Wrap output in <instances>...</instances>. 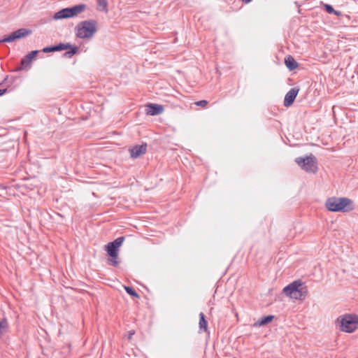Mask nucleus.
Segmentation results:
<instances>
[{"mask_svg":"<svg viewBox=\"0 0 358 358\" xmlns=\"http://www.w3.org/2000/svg\"><path fill=\"white\" fill-rule=\"evenodd\" d=\"M134 334V331H129V336H128L129 339H131Z\"/></svg>","mask_w":358,"mask_h":358,"instance_id":"obj_24","label":"nucleus"},{"mask_svg":"<svg viewBox=\"0 0 358 358\" xmlns=\"http://www.w3.org/2000/svg\"><path fill=\"white\" fill-rule=\"evenodd\" d=\"M352 201L346 197H330L325 203L326 208L331 212H349L353 209Z\"/></svg>","mask_w":358,"mask_h":358,"instance_id":"obj_3","label":"nucleus"},{"mask_svg":"<svg viewBox=\"0 0 358 358\" xmlns=\"http://www.w3.org/2000/svg\"><path fill=\"white\" fill-rule=\"evenodd\" d=\"M285 64L286 67L289 71H294L295 70L299 64L294 59V58L291 55H287L285 59Z\"/></svg>","mask_w":358,"mask_h":358,"instance_id":"obj_13","label":"nucleus"},{"mask_svg":"<svg viewBox=\"0 0 358 358\" xmlns=\"http://www.w3.org/2000/svg\"><path fill=\"white\" fill-rule=\"evenodd\" d=\"M32 33V31L27 28H20L17 30L12 32L10 35L0 39V43H12L15 40L25 38L29 36Z\"/></svg>","mask_w":358,"mask_h":358,"instance_id":"obj_8","label":"nucleus"},{"mask_svg":"<svg viewBox=\"0 0 358 358\" xmlns=\"http://www.w3.org/2000/svg\"><path fill=\"white\" fill-rule=\"evenodd\" d=\"M124 241V236H120L113 241L108 243L105 246L107 255L109 256L108 262L115 267H117L120 261L118 260L119 248L122 245Z\"/></svg>","mask_w":358,"mask_h":358,"instance_id":"obj_5","label":"nucleus"},{"mask_svg":"<svg viewBox=\"0 0 358 358\" xmlns=\"http://www.w3.org/2000/svg\"><path fill=\"white\" fill-rule=\"evenodd\" d=\"M69 51H66L63 54V57L66 58H70L74 55H76L78 51V48L76 45H72L71 44V48H69Z\"/></svg>","mask_w":358,"mask_h":358,"instance_id":"obj_17","label":"nucleus"},{"mask_svg":"<svg viewBox=\"0 0 358 358\" xmlns=\"http://www.w3.org/2000/svg\"><path fill=\"white\" fill-rule=\"evenodd\" d=\"M55 46L56 52L57 51H62V50H69V48H71V43H59V44L55 45Z\"/></svg>","mask_w":358,"mask_h":358,"instance_id":"obj_19","label":"nucleus"},{"mask_svg":"<svg viewBox=\"0 0 358 358\" xmlns=\"http://www.w3.org/2000/svg\"><path fill=\"white\" fill-rule=\"evenodd\" d=\"M274 315H268L266 316H264L262 318H259L257 322H255L253 324L255 327H259L261 326H264L270 322H271L274 319Z\"/></svg>","mask_w":358,"mask_h":358,"instance_id":"obj_14","label":"nucleus"},{"mask_svg":"<svg viewBox=\"0 0 358 358\" xmlns=\"http://www.w3.org/2000/svg\"><path fill=\"white\" fill-rule=\"evenodd\" d=\"M323 7L324 10L329 14H334L336 16H339L341 15V12L334 10L333 6L330 4L324 3Z\"/></svg>","mask_w":358,"mask_h":358,"instance_id":"obj_18","label":"nucleus"},{"mask_svg":"<svg viewBox=\"0 0 358 358\" xmlns=\"http://www.w3.org/2000/svg\"><path fill=\"white\" fill-rule=\"evenodd\" d=\"M146 114L149 115H157L163 113L164 107L162 105L157 103H148L145 106Z\"/></svg>","mask_w":358,"mask_h":358,"instance_id":"obj_11","label":"nucleus"},{"mask_svg":"<svg viewBox=\"0 0 358 358\" xmlns=\"http://www.w3.org/2000/svg\"><path fill=\"white\" fill-rule=\"evenodd\" d=\"M38 52H39L38 50H33V51H31L30 52H29L24 57H23L20 61V66L17 67L14 70V71L17 72V71H21L24 70L26 67H27L31 64L32 60L36 57V55H38Z\"/></svg>","mask_w":358,"mask_h":358,"instance_id":"obj_9","label":"nucleus"},{"mask_svg":"<svg viewBox=\"0 0 358 358\" xmlns=\"http://www.w3.org/2000/svg\"><path fill=\"white\" fill-rule=\"evenodd\" d=\"M340 330L347 333H352L357 329L358 315L356 314H345L339 316L336 320Z\"/></svg>","mask_w":358,"mask_h":358,"instance_id":"obj_4","label":"nucleus"},{"mask_svg":"<svg viewBox=\"0 0 358 358\" xmlns=\"http://www.w3.org/2000/svg\"><path fill=\"white\" fill-rule=\"evenodd\" d=\"M97 22L95 20H87L80 22L75 27L76 36L80 39L91 38L97 31Z\"/></svg>","mask_w":358,"mask_h":358,"instance_id":"obj_1","label":"nucleus"},{"mask_svg":"<svg viewBox=\"0 0 358 358\" xmlns=\"http://www.w3.org/2000/svg\"><path fill=\"white\" fill-rule=\"evenodd\" d=\"M87 5L84 3L77 4L72 7L64 8L56 12L53 16L55 20L71 18L85 11Z\"/></svg>","mask_w":358,"mask_h":358,"instance_id":"obj_6","label":"nucleus"},{"mask_svg":"<svg viewBox=\"0 0 358 358\" xmlns=\"http://www.w3.org/2000/svg\"><path fill=\"white\" fill-rule=\"evenodd\" d=\"M42 52L44 53H49L52 52H56L55 46L51 45V46H47L43 48Z\"/></svg>","mask_w":358,"mask_h":358,"instance_id":"obj_21","label":"nucleus"},{"mask_svg":"<svg viewBox=\"0 0 358 358\" xmlns=\"http://www.w3.org/2000/svg\"><path fill=\"white\" fill-rule=\"evenodd\" d=\"M243 1L245 3H249L250 2L252 1V0H243Z\"/></svg>","mask_w":358,"mask_h":358,"instance_id":"obj_25","label":"nucleus"},{"mask_svg":"<svg viewBox=\"0 0 358 358\" xmlns=\"http://www.w3.org/2000/svg\"><path fill=\"white\" fill-rule=\"evenodd\" d=\"M7 89H0V96L5 94L7 92Z\"/></svg>","mask_w":358,"mask_h":358,"instance_id":"obj_23","label":"nucleus"},{"mask_svg":"<svg viewBox=\"0 0 358 358\" xmlns=\"http://www.w3.org/2000/svg\"><path fill=\"white\" fill-rule=\"evenodd\" d=\"M199 329L200 330H203L204 331H207L208 329V322L205 318V315L203 313H199Z\"/></svg>","mask_w":358,"mask_h":358,"instance_id":"obj_16","label":"nucleus"},{"mask_svg":"<svg viewBox=\"0 0 358 358\" xmlns=\"http://www.w3.org/2000/svg\"><path fill=\"white\" fill-rule=\"evenodd\" d=\"M124 289L129 295L134 296L135 298H139L138 294L133 289V287L125 286Z\"/></svg>","mask_w":358,"mask_h":358,"instance_id":"obj_20","label":"nucleus"},{"mask_svg":"<svg viewBox=\"0 0 358 358\" xmlns=\"http://www.w3.org/2000/svg\"><path fill=\"white\" fill-rule=\"evenodd\" d=\"M146 150H147V144L146 143H143L141 145H136L129 149L130 156L133 159H136V158L139 157L141 155L145 154L146 152Z\"/></svg>","mask_w":358,"mask_h":358,"instance_id":"obj_10","label":"nucleus"},{"mask_svg":"<svg viewBox=\"0 0 358 358\" xmlns=\"http://www.w3.org/2000/svg\"><path fill=\"white\" fill-rule=\"evenodd\" d=\"M283 292L292 299L303 300L308 294V288L300 280H295L283 288Z\"/></svg>","mask_w":358,"mask_h":358,"instance_id":"obj_2","label":"nucleus"},{"mask_svg":"<svg viewBox=\"0 0 358 358\" xmlns=\"http://www.w3.org/2000/svg\"><path fill=\"white\" fill-rule=\"evenodd\" d=\"M295 162L306 172L315 173L317 171V162L313 154L306 157H297Z\"/></svg>","mask_w":358,"mask_h":358,"instance_id":"obj_7","label":"nucleus"},{"mask_svg":"<svg viewBox=\"0 0 358 358\" xmlns=\"http://www.w3.org/2000/svg\"><path fill=\"white\" fill-rule=\"evenodd\" d=\"M195 104L198 106L205 107L208 104V101L206 100H201L195 102Z\"/></svg>","mask_w":358,"mask_h":358,"instance_id":"obj_22","label":"nucleus"},{"mask_svg":"<svg viewBox=\"0 0 358 358\" xmlns=\"http://www.w3.org/2000/svg\"><path fill=\"white\" fill-rule=\"evenodd\" d=\"M96 9L104 13L108 12L107 0H97Z\"/></svg>","mask_w":358,"mask_h":358,"instance_id":"obj_15","label":"nucleus"},{"mask_svg":"<svg viewBox=\"0 0 358 358\" xmlns=\"http://www.w3.org/2000/svg\"><path fill=\"white\" fill-rule=\"evenodd\" d=\"M299 92V89L298 87L292 88L285 96L284 106L288 107L292 105Z\"/></svg>","mask_w":358,"mask_h":358,"instance_id":"obj_12","label":"nucleus"}]
</instances>
